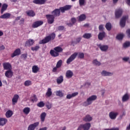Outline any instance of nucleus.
<instances>
[{"label":"nucleus","instance_id":"obj_1","mask_svg":"<svg viewBox=\"0 0 130 130\" xmlns=\"http://www.w3.org/2000/svg\"><path fill=\"white\" fill-rule=\"evenodd\" d=\"M71 9H72L71 5H66L64 7H60L59 9H55L51 12V14L55 17H59L60 16V12L61 13H64L66 11H69Z\"/></svg>","mask_w":130,"mask_h":130},{"label":"nucleus","instance_id":"obj_2","mask_svg":"<svg viewBox=\"0 0 130 130\" xmlns=\"http://www.w3.org/2000/svg\"><path fill=\"white\" fill-rule=\"evenodd\" d=\"M63 51V49L60 46H57L54 48L53 50L51 49L50 51V54L53 57H57L59 56V53Z\"/></svg>","mask_w":130,"mask_h":130},{"label":"nucleus","instance_id":"obj_3","mask_svg":"<svg viewBox=\"0 0 130 130\" xmlns=\"http://www.w3.org/2000/svg\"><path fill=\"white\" fill-rule=\"evenodd\" d=\"M55 39V34L53 32L49 36H46L44 39H43L41 42H40V44H46V43H48L49 41L51 40H54Z\"/></svg>","mask_w":130,"mask_h":130},{"label":"nucleus","instance_id":"obj_4","mask_svg":"<svg viewBox=\"0 0 130 130\" xmlns=\"http://www.w3.org/2000/svg\"><path fill=\"white\" fill-rule=\"evenodd\" d=\"M96 99H97V96L95 95H91L87 99L86 102L83 103L84 106H88L89 105H91L93 101H95Z\"/></svg>","mask_w":130,"mask_h":130},{"label":"nucleus","instance_id":"obj_5","mask_svg":"<svg viewBox=\"0 0 130 130\" xmlns=\"http://www.w3.org/2000/svg\"><path fill=\"white\" fill-rule=\"evenodd\" d=\"M77 55H78V52H75L72 55H71V56L67 60V64H70V63H71L72 61H73L74 60H75Z\"/></svg>","mask_w":130,"mask_h":130},{"label":"nucleus","instance_id":"obj_6","mask_svg":"<svg viewBox=\"0 0 130 130\" xmlns=\"http://www.w3.org/2000/svg\"><path fill=\"white\" fill-rule=\"evenodd\" d=\"M46 19L48 24H53L54 22L55 17L52 14H47L46 15Z\"/></svg>","mask_w":130,"mask_h":130},{"label":"nucleus","instance_id":"obj_7","mask_svg":"<svg viewBox=\"0 0 130 130\" xmlns=\"http://www.w3.org/2000/svg\"><path fill=\"white\" fill-rule=\"evenodd\" d=\"M77 23V18L75 17H72L71 19V21L69 22H66V24L68 26V27H73L75 24Z\"/></svg>","mask_w":130,"mask_h":130},{"label":"nucleus","instance_id":"obj_8","mask_svg":"<svg viewBox=\"0 0 130 130\" xmlns=\"http://www.w3.org/2000/svg\"><path fill=\"white\" fill-rule=\"evenodd\" d=\"M5 75L6 78L11 79V78H12L14 75V72H13V70H12V69H9L5 72Z\"/></svg>","mask_w":130,"mask_h":130},{"label":"nucleus","instance_id":"obj_9","mask_svg":"<svg viewBox=\"0 0 130 130\" xmlns=\"http://www.w3.org/2000/svg\"><path fill=\"white\" fill-rule=\"evenodd\" d=\"M42 25H43V21L39 20L34 22L32 24V27L33 28H38V27H40Z\"/></svg>","mask_w":130,"mask_h":130},{"label":"nucleus","instance_id":"obj_10","mask_svg":"<svg viewBox=\"0 0 130 130\" xmlns=\"http://www.w3.org/2000/svg\"><path fill=\"white\" fill-rule=\"evenodd\" d=\"M39 125V122H35L33 124H30L28 127L27 130H35L36 127Z\"/></svg>","mask_w":130,"mask_h":130},{"label":"nucleus","instance_id":"obj_11","mask_svg":"<svg viewBox=\"0 0 130 130\" xmlns=\"http://www.w3.org/2000/svg\"><path fill=\"white\" fill-rule=\"evenodd\" d=\"M128 18V16L127 15L124 16L122 17L120 21V25L121 26V27H124V26H125V22Z\"/></svg>","mask_w":130,"mask_h":130},{"label":"nucleus","instance_id":"obj_12","mask_svg":"<svg viewBox=\"0 0 130 130\" xmlns=\"http://www.w3.org/2000/svg\"><path fill=\"white\" fill-rule=\"evenodd\" d=\"M21 54V49L20 48L16 49L14 52L11 54V57L14 58L15 56H18Z\"/></svg>","mask_w":130,"mask_h":130},{"label":"nucleus","instance_id":"obj_13","mask_svg":"<svg viewBox=\"0 0 130 130\" xmlns=\"http://www.w3.org/2000/svg\"><path fill=\"white\" fill-rule=\"evenodd\" d=\"M97 46L99 47L100 49H101L102 51H107V50H108L109 47L108 45H102L101 44H99V45H97Z\"/></svg>","mask_w":130,"mask_h":130},{"label":"nucleus","instance_id":"obj_14","mask_svg":"<svg viewBox=\"0 0 130 130\" xmlns=\"http://www.w3.org/2000/svg\"><path fill=\"white\" fill-rule=\"evenodd\" d=\"M48 0H34L32 3L36 5H45Z\"/></svg>","mask_w":130,"mask_h":130},{"label":"nucleus","instance_id":"obj_15","mask_svg":"<svg viewBox=\"0 0 130 130\" xmlns=\"http://www.w3.org/2000/svg\"><path fill=\"white\" fill-rule=\"evenodd\" d=\"M129 100V94L128 93H125L122 97V102H126Z\"/></svg>","mask_w":130,"mask_h":130},{"label":"nucleus","instance_id":"obj_16","mask_svg":"<svg viewBox=\"0 0 130 130\" xmlns=\"http://www.w3.org/2000/svg\"><path fill=\"white\" fill-rule=\"evenodd\" d=\"M3 68L4 70L9 71V70H12V65L9 62H4L3 63Z\"/></svg>","mask_w":130,"mask_h":130},{"label":"nucleus","instance_id":"obj_17","mask_svg":"<svg viewBox=\"0 0 130 130\" xmlns=\"http://www.w3.org/2000/svg\"><path fill=\"white\" fill-rule=\"evenodd\" d=\"M93 119V118L92 117L88 114L86 115L83 118V121H85L86 122H90Z\"/></svg>","mask_w":130,"mask_h":130},{"label":"nucleus","instance_id":"obj_18","mask_svg":"<svg viewBox=\"0 0 130 130\" xmlns=\"http://www.w3.org/2000/svg\"><path fill=\"white\" fill-rule=\"evenodd\" d=\"M11 13H6L1 15L0 18L1 19H5L6 20H8V19H10V18H11Z\"/></svg>","mask_w":130,"mask_h":130},{"label":"nucleus","instance_id":"obj_19","mask_svg":"<svg viewBox=\"0 0 130 130\" xmlns=\"http://www.w3.org/2000/svg\"><path fill=\"white\" fill-rule=\"evenodd\" d=\"M106 36V33L105 31L101 32L99 34L98 37L99 40H103V38H105Z\"/></svg>","mask_w":130,"mask_h":130},{"label":"nucleus","instance_id":"obj_20","mask_svg":"<svg viewBox=\"0 0 130 130\" xmlns=\"http://www.w3.org/2000/svg\"><path fill=\"white\" fill-rule=\"evenodd\" d=\"M8 122V119L5 118H0V126H4Z\"/></svg>","mask_w":130,"mask_h":130},{"label":"nucleus","instance_id":"obj_21","mask_svg":"<svg viewBox=\"0 0 130 130\" xmlns=\"http://www.w3.org/2000/svg\"><path fill=\"white\" fill-rule=\"evenodd\" d=\"M78 95H79V92H73L72 94H67L66 98L67 99H71V98H73V97H76V96H78Z\"/></svg>","mask_w":130,"mask_h":130},{"label":"nucleus","instance_id":"obj_22","mask_svg":"<svg viewBox=\"0 0 130 130\" xmlns=\"http://www.w3.org/2000/svg\"><path fill=\"white\" fill-rule=\"evenodd\" d=\"M19 100V95L15 94L12 99V105H15Z\"/></svg>","mask_w":130,"mask_h":130},{"label":"nucleus","instance_id":"obj_23","mask_svg":"<svg viewBox=\"0 0 130 130\" xmlns=\"http://www.w3.org/2000/svg\"><path fill=\"white\" fill-rule=\"evenodd\" d=\"M35 43L34 40L29 39L26 42L25 45V46H32Z\"/></svg>","mask_w":130,"mask_h":130},{"label":"nucleus","instance_id":"obj_24","mask_svg":"<svg viewBox=\"0 0 130 130\" xmlns=\"http://www.w3.org/2000/svg\"><path fill=\"white\" fill-rule=\"evenodd\" d=\"M39 71H40V68H39L38 66L35 65L32 66V72L34 73V74H37Z\"/></svg>","mask_w":130,"mask_h":130},{"label":"nucleus","instance_id":"obj_25","mask_svg":"<svg viewBox=\"0 0 130 130\" xmlns=\"http://www.w3.org/2000/svg\"><path fill=\"white\" fill-rule=\"evenodd\" d=\"M74 76V73L72 72L71 70H68L67 71L66 74V77L67 78V79H71L72 77Z\"/></svg>","mask_w":130,"mask_h":130},{"label":"nucleus","instance_id":"obj_26","mask_svg":"<svg viewBox=\"0 0 130 130\" xmlns=\"http://www.w3.org/2000/svg\"><path fill=\"white\" fill-rule=\"evenodd\" d=\"M122 15V9H118L116 10L115 16L116 18H119L121 17Z\"/></svg>","mask_w":130,"mask_h":130},{"label":"nucleus","instance_id":"obj_27","mask_svg":"<svg viewBox=\"0 0 130 130\" xmlns=\"http://www.w3.org/2000/svg\"><path fill=\"white\" fill-rule=\"evenodd\" d=\"M26 14L28 17H34L35 16V12L33 10H28L26 12Z\"/></svg>","mask_w":130,"mask_h":130},{"label":"nucleus","instance_id":"obj_28","mask_svg":"<svg viewBox=\"0 0 130 130\" xmlns=\"http://www.w3.org/2000/svg\"><path fill=\"white\" fill-rule=\"evenodd\" d=\"M63 82V76L62 75H60L59 77H58L56 79V82L58 85H59L60 84H61Z\"/></svg>","mask_w":130,"mask_h":130},{"label":"nucleus","instance_id":"obj_29","mask_svg":"<svg viewBox=\"0 0 130 130\" xmlns=\"http://www.w3.org/2000/svg\"><path fill=\"white\" fill-rule=\"evenodd\" d=\"M86 18H87L86 15L84 14H81L78 17V21L80 22H83V21H85V20H86Z\"/></svg>","mask_w":130,"mask_h":130},{"label":"nucleus","instance_id":"obj_30","mask_svg":"<svg viewBox=\"0 0 130 130\" xmlns=\"http://www.w3.org/2000/svg\"><path fill=\"white\" fill-rule=\"evenodd\" d=\"M52 95V89L50 88H48L46 93V97L49 98Z\"/></svg>","mask_w":130,"mask_h":130},{"label":"nucleus","instance_id":"obj_31","mask_svg":"<svg viewBox=\"0 0 130 130\" xmlns=\"http://www.w3.org/2000/svg\"><path fill=\"white\" fill-rule=\"evenodd\" d=\"M7 9H8V5L6 4H4L2 5V9L1 10V13L2 14H4L5 11H7Z\"/></svg>","mask_w":130,"mask_h":130},{"label":"nucleus","instance_id":"obj_32","mask_svg":"<svg viewBox=\"0 0 130 130\" xmlns=\"http://www.w3.org/2000/svg\"><path fill=\"white\" fill-rule=\"evenodd\" d=\"M83 125L84 130H89L90 129V127H91V123H86Z\"/></svg>","mask_w":130,"mask_h":130},{"label":"nucleus","instance_id":"obj_33","mask_svg":"<svg viewBox=\"0 0 130 130\" xmlns=\"http://www.w3.org/2000/svg\"><path fill=\"white\" fill-rule=\"evenodd\" d=\"M46 117V113L43 112L40 115V118L42 122H44L45 121V118Z\"/></svg>","mask_w":130,"mask_h":130},{"label":"nucleus","instance_id":"obj_34","mask_svg":"<svg viewBox=\"0 0 130 130\" xmlns=\"http://www.w3.org/2000/svg\"><path fill=\"white\" fill-rule=\"evenodd\" d=\"M101 75H102V76H104V77H106L107 76H112V73L106 71H103L101 73Z\"/></svg>","mask_w":130,"mask_h":130},{"label":"nucleus","instance_id":"obj_35","mask_svg":"<svg viewBox=\"0 0 130 130\" xmlns=\"http://www.w3.org/2000/svg\"><path fill=\"white\" fill-rule=\"evenodd\" d=\"M12 116H13V111L11 110H8L6 113V116L7 118H10V117H12Z\"/></svg>","mask_w":130,"mask_h":130},{"label":"nucleus","instance_id":"obj_36","mask_svg":"<svg viewBox=\"0 0 130 130\" xmlns=\"http://www.w3.org/2000/svg\"><path fill=\"white\" fill-rule=\"evenodd\" d=\"M81 40H82V38L81 37H78L75 39V41H72V43H74V44H78V43H80V42H81Z\"/></svg>","mask_w":130,"mask_h":130},{"label":"nucleus","instance_id":"obj_37","mask_svg":"<svg viewBox=\"0 0 130 130\" xmlns=\"http://www.w3.org/2000/svg\"><path fill=\"white\" fill-rule=\"evenodd\" d=\"M91 37H92V35L90 33H85L83 36V38L85 39H90Z\"/></svg>","mask_w":130,"mask_h":130},{"label":"nucleus","instance_id":"obj_38","mask_svg":"<svg viewBox=\"0 0 130 130\" xmlns=\"http://www.w3.org/2000/svg\"><path fill=\"white\" fill-rule=\"evenodd\" d=\"M23 113L24 114H26V115L29 114L30 113V108L29 107H26L23 109Z\"/></svg>","mask_w":130,"mask_h":130},{"label":"nucleus","instance_id":"obj_39","mask_svg":"<svg viewBox=\"0 0 130 130\" xmlns=\"http://www.w3.org/2000/svg\"><path fill=\"white\" fill-rule=\"evenodd\" d=\"M105 27L106 29H107L108 31H110V30H111L112 26L111 25V23H110V22H108L106 23Z\"/></svg>","mask_w":130,"mask_h":130},{"label":"nucleus","instance_id":"obj_40","mask_svg":"<svg viewBox=\"0 0 130 130\" xmlns=\"http://www.w3.org/2000/svg\"><path fill=\"white\" fill-rule=\"evenodd\" d=\"M37 106L40 108H42V107H44V106H45V104L43 101H41L37 104Z\"/></svg>","mask_w":130,"mask_h":130},{"label":"nucleus","instance_id":"obj_41","mask_svg":"<svg viewBox=\"0 0 130 130\" xmlns=\"http://www.w3.org/2000/svg\"><path fill=\"white\" fill-rule=\"evenodd\" d=\"M56 96H59V97H63V93L61 90H58L56 92Z\"/></svg>","mask_w":130,"mask_h":130},{"label":"nucleus","instance_id":"obj_42","mask_svg":"<svg viewBox=\"0 0 130 130\" xmlns=\"http://www.w3.org/2000/svg\"><path fill=\"white\" fill-rule=\"evenodd\" d=\"M32 85V82L30 80H26L24 82V86L25 87H29V86H31Z\"/></svg>","mask_w":130,"mask_h":130},{"label":"nucleus","instance_id":"obj_43","mask_svg":"<svg viewBox=\"0 0 130 130\" xmlns=\"http://www.w3.org/2000/svg\"><path fill=\"white\" fill-rule=\"evenodd\" d=\"M62 65V60L60 59L57 62L56 67V68H58V69H59V68H60Z\"/></svg>","mask_w":130,"mask_h":130},{"label":"nucleus","instance_id":"obj_44","mask_svg":"<svg viewBox=\"0 0 130 130\" xmlns=\"http://www.w3.org/2000/svg\"><path fill=\"white\" fill-rule=\"evenodd\" d=\"M78 58H80L81 59H83L84 57H85V55L84 53L82 52H79L78 54Z\"/></svg>","mask_w":130,"mask_h":130},{"label":"nucleus","instance_id":"obj_45","mask_svg":"<svg viewBox=\"0 0 130 130\" xmlns=\"http://www.w3.org/2000/svg\"><path fill=\"white\" fill-rule=\"evenodd\" d=\"M92 62L94 66H98V67H99V66H101V63L98 61L97 59L93 60Z\"/></svg>","mask_w":130,"mask_h":130},{"label":"nucleus","instance_id":"obj_46","mask_svg":"<svg viewBox=\"0 0 130 130\" xmlns=\"http://www.w3.org/2000/svg\"><path fill=\"white\" fill-rule=\"evenodd\" d=\"M31 102H37L38 99H37V96H36V95L34 94L31 98Z\"/></svg>","mask_w":130,"mask_h":130},{"label":"nucleus","instance_id":"obj_47","mask_svg":"<svg viewBox=\"0 0 130 130\" xmlns=\"http://www.w3.org/2000/svg\"><path fill=\"white\" fill-rule=\"evenodd\" d=\"M130 46V42H126L123 44V47L124 48H127Z\"/></svg>","mask_w":130,"mask_h":130},{"label":"nucleus","instance_id":"obj_48","mask_svg":"<svg viewBox=\"0 0 130 130\" xmlns=\"http://www.w3.org/2000/svg\"><path fill=\"white\" fill-rule=\"evenodd\" d=\"M124 36V35L123 34H120L117 36L116 38L118 40H121Z\"/></svg>","mask_w":130,"mask_h":130},{"label":"nucleus","instance_id":"obj_49","mask_svg":"<svg viewBox=\"0 0 130 130\" xmlns=\"http://www.w3.org/2000/svg\"><path fill=\"white\" fill-rule=\"evenodd\" d=\"M40 48V46H36L35 47H31V50L32 51H37V50H38V49H39Z\"/></svg>","mask_w":130,"mask_h":130},{"label":"nucleus","instance_id":"obj_50","mask_svg":"<svg viewBox=\"0 0 130 130\" xmlns=\"http://www.w3.org/2000/svg\"><path fill=\"white\" fill-rule=\"evenodd\" d=\"M79 3L80 7H82L83 6H85V0H79Z\"/></svg>","mask_w":130,"mask_h":130},{"label":"nucleus","instance_id":"obj_51","mask_svg":"<svg viewBox=\"0 0 130 130\" xmlns=\"http://www.w3.org/2000/svg\"><path fill=\"white\" fill-rule=\"evenodd\" d=\"M109 117L111 119H114V112H111L109 113Z\"/></svg>","mask_w":130,"mask_h":130},{"label":"nucleus","instance_id":"obj_52","mask_svg":"<svg viewBox=\"0 0 130 130\" xmlns=\"http://www.w3.org/2000/svg\"><path fill=\"white\" fill-rule=\"evenodd\" d=\"M46 107L48 109H51V107H52V105L49 103L46 104Z\"/></svg>","mask_w":130,"mask_h":130},{"label":"nucleus","instance_id":"obj_53","mask_svg":"<svg viewBox=\"0 0 130 130\" xmlns=\"http://www.w3.org/2000/svg\"><path fill=\"white\" fill-rule=\"evenodd\" d=\"M123 61L126 62L127 61H129V57H124L122 58Z\"/></svg>","mask_w":130,"mask_h":130},{"label":"nucleus","instance_id":"obj_54","mask_svg":"<svg viewBox=\"0 0 130 130\" xmlns=\"http://www.w3.org/2000/svg\"><path fill=\"white\" fill-rule=\"evenodd\" d=\"M57 69H58V68H56V66L55 67H54L52 69V72L53 73H59V72H60V70H59L57 71Z\"/></svg>","mask_w":130,"mask_h":130},{"label":"nucleus","instance_id":"obj_55","mask_svg":"<svg viewBox=\"0 0 130 130\" xmlns=\"http://www.w3.org/2000/svg\"><path fill=\"white\" fill-rule=\"evenodd\" d=\"M58 30L59 31H62L63 30H64V26H59L58 27Z\"/></svg>","mask_w":130,"mask_h":130},{"label":"nucleus","instance_id":"obj_56","mask_svg":"<svg viewBox=\"0 0 130 130\" xmlns=\"http://www.w3.org/2000/svg\"><path fill=\"white\" fill-rule=\"evenodd\" d=\"M104 29V27H103V25L101 24L99 25V31H103Z\"/></svg>","mask_w":130,"mask_h":130},{"label":"nucleus","instance_id":"obj_57","mask_svg":"<svg viewBox=\"0 0 130 130\" xmlns=\"http://www.w3.org/2000/svg\"><path fill=\"white\" fill-rule=\"evenodd\" d=\"M27 56H28V54H22L21 55V57L23 58H24V59H26V58H27Z\"/></svg>","mask_w":130,"mask_h":130},{"label":"nucleus","instance_id":"obj_58","mask_svg":"<svg viewBox=\"0 0 130 130\" xmlns=\"http://www.w3.org/2000/svg\"><path fill=\"white\" fill-rule=\"evenodd\" d=\"M6 49V47L3 45L0 46V51H2V50H5Z\"/></svg>","mask_w":130,"mask_h":130},{"label":"nucleus","instance_id":"obj_59","mask_svg":"<svg viewBox=\"0 0 130 130\" xmlns=\"http://www.w3.org/2000/svg\"><path fill=\"white\" fill-rule=\"evenodd\" d=\"M127 36L130 38V29H127L126 32Z\"/></svg>","mask_w":130,"mask_h":130},{"label":"nucleus","instance_id":"obj_60","mask_svg":"<svg viewBox=\"0 0 130 130\" xmlns=\"http://www.w3.org/2000/svg\"><path fill=\"white\" fill-rule=\"evenodd\" d=\"M24 22H25V19L24 18H21V19L20 21V25L24 24Z\"/></svg>","mask_w":130,"mask_h":130},{"label":"nucleus","instance_id":"obj_61","mask_svg":"<svg viewBox=\"0 0 130 130\" xmlns=\"http://www.w3.org/2000/svg\"><path fill=\"white\" fill-rule=\"evenodd\" d=\"M83 126H84L83 124H81L77 128V130H82V128H84Z\"/></svg>","mask_w":130,"mask_h":130},{"label":"nucleus","instance_id":"obj_62","mask_svg":"<svg viewBox=\"0 0 130 130\" xmlns=\"http://www.w3.org/2000/svg\"><path fill=\"white\" fill-rule=\"evenodd\" d=\"M126 4L130 6V0H125Z\"/></svg>","mask_w":130,"mask_h":130},{"label":"nucleus","instance_id":"obj_63","mask_svg":"<svg viewBox=\"0 0 130 130\" xmlns=\"http://www.w3.org/2000/svg\"><path fill=\"white\" fill-rule=\"evenodd\" d=\"M39 130H47V127L40 128Z\"/></svg>","mask_w":130,"mask_h":130},{"label":"nucleus","instance_id":"obj_64","mask_svg":"<svg viewBox=\"0 0 130 130\" xmlns=\"http://www.w3.org/2000/svg\"><path fill=\"white\" fill-rule=\"evenodd\" d=\"M117 115H118V113L117 112L114 113V118H115L116 116H117Z\"/></svg>","mask_w":130,"mask_h":130}]
</instances>
